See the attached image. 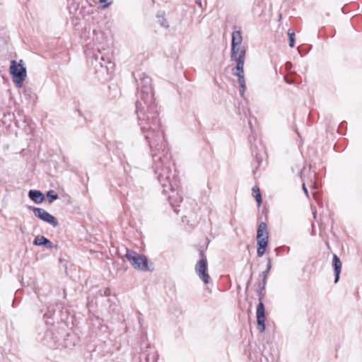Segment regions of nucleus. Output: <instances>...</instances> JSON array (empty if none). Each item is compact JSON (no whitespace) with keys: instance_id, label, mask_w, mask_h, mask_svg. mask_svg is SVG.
<instances>
[{"instance_id":"0eeeda50","label":"nucleus","mask_w":362,"mask_h":362,"mask_svg":"<svg viewBox=\"0 0 362 362\" xmlns=\"http://www.w3.org/2000/svg\"><path fill=\"white\" fill-rule=\"evenodd\" d=\"M268 238L269 236L267 224L264 222H262L258 226L257 233V254L258 257H262L264 255L268 245Z\"/></svg>"},{"instance_id":"b1692460","label":"nucleus","mask_w":362,"mask_h":362,"mask_svg":"<svg viewBox=\"0 0 362 362\" xmlns=\"http://www.w3.org/2000/svg\"><path fill=\"white\" fill-rule=\"evenodd\" d=\"M303 191H304L305 194L308 197V189H307V188L305 187V185L304 183L303 184Z\"/></svg>"},{"instance_id":"f8f14e48","label":"nucleus","mask_w":362,"mask_h":362,"mask_svg":"<svg viewBox=\"0 0 362 362\" xmlns=\"http://www.w3.org/2000/svg\"><path fill=\"white\" fill-rule=\"evenodd\" d=\"M332 267L334 271L335 279L334 283H337L339 279V274L341 271L342 264L336 254L333 255Z\"/></svg>"},{"instance_id":"20e7f679","label":"nucleus","mask_w":362,"mask_h":362,"mask_svg":"<svg viewBox=\"0 0 362 362\" xmlns=\"http://www.w3.org/2000/svg\"><path fill=\"white\" fill-rule=\"evenodd\" d=\"M10 74L13 77V83L18 88L22 87L23 83L27 76L26 68L24 66L22 59L19 62L16 60L11 62Z\"/></svg>"},{"instance_id":"5701e85b","label":"nucleus","mask_w":362,"mask_h":362,"mask_svg":"<svg viewBox=\"0 0 362 362\" xmlns=\"http://www.w3.org/2000/svg\"><path fill=\"white\" fill-rule=\"evenodd\" d=\"M272 268V261H271V259L270 258H268V262H267V269L269 270L270 272V269Z\"/></svg>"},{"instance_id":"aec40b11","label":"nucleus","mask_w":362,"mask_h":362,"mask_svg":"<svg viewBox=\"0 0 362 362\" xmlns=\"http://www.w3.org/2000/svg\"><path fill=\"white\" fill-rule=\"evenodd\" d=\"M288 38H289V46L291 47H293L294 43H295V40H294L295 33L293 31H292L291 30H288Z\"/></svg>"},{"instance_id":"c756f323","label":"nucleus","mask_w":362,"mask_h":362,"mask_svg":"<svg viewBox=\"0 0 362 362\" xmlns=\"http://www.w3.org/2000/svg\"><path fill=\"white\" fill-rule=\"evenodd\" d=\"M109 293H110V291H109L108 289H106V290L105 291V295H109Z\"/></svg>"},{"instance_id":"4468645a","label":"nucleus","mask_w":362,"mask_h":362,"mask_svg":"<svg viewBox=\"0 0 362 362\" xmlns=\"http://www.w3.org/2000/svg\"><path fill=\"white\" fill-rule=\"evenodd\" d=\"M158 359V354L157 351L154 349H150L148 353L146 354V362H157Z\"/></svg>"},{"instance_id":"423d86ee","label":"nucleus","mask_w":362,"mask_h":362,"mask_svg":"<svg viewBox=\"0 0 362 362\" xmlns=\"http://www.w3.org/2000/svg\"><path fill=\"white\" fill-rule=\"evenodd\" d=\"M124 257L135 269L140 271L148 270V261L145 255H140L133 250L127 249Z\"/></svg>"},{"instance_id":"6ab92c4d","label":"nucleus","mask_w":362,"mask_h":362,"mask_svg":"<svg viewBox=\"0 0 362 362\" xmlns=\"http://www.w3.org/2000/svg\"><path fill=\"white\" fill-rule=\"evenodd\" d=\"M305 169L304 165H296L292 167L293 172H296L302 177L303 172Z\"/></svg>"},{"instance_id":"f3484780","label":"nucleus","mask_w":362,"mask_h":362,"mask_svg":"<svg viewBox=\"0 0 362 362\" xmlns=\"http://www.w3.org/2000/svg\"><path fill=\"white\" fill-rule=\"evenodd\" d=\"M252 191H253V194H254V196L256 199V201L257 202V205L259 206L261 204V202H262L261 194H260L259 189L258 187H253Z\"/></svg>"},{"instance_id":"6e6552de","label":"nucleus","mask_w":362,"mask_h":362,"mask_svg":"<svg viewBox=\"0 0 362 362\" xmlns=\"http://www.w3.org/2000/svg\"><path fill=\"white\" fill-rule=\"evenodd\" d=\"M243 36L240 30L232 33L231 42V58L241 57L246 56V49L242 45Z\"/></svg>"},{"instance_id":"393cba45","label":"nucleus","mask_w":362,"mask_h":362,"mask_svg":"<svg viewBox=\"0 0 362 362\" xmlns=\"http://www.w3.org/2000/svg\"><path fill=\"white\" fill-rule=\"evenodd\" d=\"M111 4H112V1H109V2H108V3H107L106 4L103 5V6H102V8H105L108 7Z\"/></svg>"},{"instance_id":"c85d7f7f","label":"nucleus","mask_w":362,"mask_h":362,"mask_svg":"<svg viewBox=\"0 0 362 362\" xmlns=\"http://www.w3.org/2000/svg\"><path fill=\"white\" fill-rule=\"evenodd\" d=\"M285 80H286V83H289V84H291V83H293V81H291V80H287L286 78H285Z\"/></svg>"},{"instance_id":"f03ea898","label":"nucleus","mask_w":362,"mask_h":362,"mask_svg":"<svg viewBox=\"0 0 362 362\" xmlns=\"http://www.w3.org/2000/svg\"><path fill=\"white\" fill-rule=\"evenodd\" d=\"M152 158L153 173L163 187V193L168 195L170 205L175 208L182 202V197L179 189V183L176 179L175 171H173L175 163L165 138L161 135L157 141L148 144Z\"/></svg>"},{"instance_id":"39448f33","label":"nucleus","mask_w":362,"mask_h":362,"mask_svg":"<svg viewBox=\"0 0 362 362\" xmlns=\"http://www.w3.org/2000/svg\"><path fill=\"white\" fill-rule=\"evenodd\" d=\"M232 61L236 62V66L232 69V73L238 77V82L240 86V93L242 97L244 96L246 90V82L244 74V65L245 57L231 58Z\"/></svg>"},{"instance_id":"a211bd4d","label":"nucleus","mask_w":362,"mask_h":362,"mask_svg":"<svg viewBox=\"0 0 362 362\" xmlns=\"http://www.w3.org/2000/svg\"><path fill=\"white\" fill-rule=\"evenodd\" d=\"M47 238H45L43 235H38L37 236L33 241V244L35 245H44L45 241L46 240Z\"/></svg>"},{"instance_id":"9b49d317","label":"nucleus","mask_w":362,"mask_h":362,"mask_svg":"<svg viewBox=\"0 0 362 362\" xmlns=\"http://www.w3.org/2000/svg\"><path fill=\"white\" fill-rule=\"evenodd\" d=\"M259 303L257 306L256 315L257 322L259 327V332L262 333L265 330V308L263 303L262 302V298H259Z\"/></svg>"},{"instance_id":"cd10ccee","label":"nucleus","mask_w":362,"mask_h":362,"mask_svg":"<svg viewBox=\"0 0 362 362\" xmlns=\"http://www.w3.org/2000/svg\"><path fill=\"white\" fill-rule=\"evenodd\" d=\"M107 0H99V3L100 4H103V3H106Z\"/></svg>"},{"instance_id":"ddd939ff","label":"nucleus","mask_w":362,"mask_h":362,"mask_svg":"<svg viewBox=\"0 0 362 362\" xmlns=\"http://www.w3.org/2000/svg\"><path fill=\"white\" fill-rule=\"evenodd\" d=\"M29 198L36 204H40L44 201L43 194L38 190H30L28 192Z\"/></svg>"},{"instance_id":"a878e982","label":"nucleus","mask_w":362,"mask_h":362,"mask_svg":"<svg viewBox=\"0 0 362 362\" xmlns=\"http://www.w3.org/2000/svg\"><path fill=\"white\" fill-rule=\"evenodd\" d=\"M291 66V62H287L286 64V69H289Z\"/></svg>"},{"instance_id":"7ed1b4c3","label":"nucleus","mask_w":362,"mask_h":362,"mask_svg":"<svg viewBox=\"0 0 362 362\" xmlns=\"http://www.w3.org/2000/svg\"><path fill=\"white\" fill-rule=\"evenodd\" d=\"M86 53L95 73L98 74L102 78L107 79L106 76L110 74L114 68L113 63L100 49L93 52L87 50Z\"/></svg>"},{"instance_id":"4be33fe9","label":"nucleus","mask_w":362,"mask_h":362,"mask_svg":"<svg viewBox=\"0 0 362 362\" xmlns=\"http://www.w3.org/2000/svg\"><path fill=\"white\" fill-rule=\"evenodd\" d=\"M44 246L48 249H51L53 247V244L49 239L47 238L45 241Z\"/></svg>"},{"instance_id":"412c9836","label":"nucleus","mask_w":362,"mask_h":362,"mask_svg":"<svg viewBox=\"0 0 362 362\" xmlns=\"http://www.w3.org/2000/svg\"><path fill=\"white\" fill-rule=\"evenodd\" d=\"M157 17L162 27L165 28L169 27L167 20L163 16L158 15Z\"/></svg>"},{"instance_id":"f257e3e1","label":"nucleus","mask_w":362,"mask_h":362,"mask_svg":"<svg viewBox=\"0 0 362 362\" xmlns=\"http://www.w3.org/2000/svg\"><path fill=\"white\" fill-rule=\"evenodd\" d=\"M137 86L138 99L136 103V114L138 124L148 144L157 141L160 135L165 138L161 129L158 106L156 103L151 78L144 71L134 73Z\"/></svg>"},{"instance_id":"2eb2a0df","label":"nucleus","mask_w":362,"mask_h":362,"mask_svg":"<svg viewBox=\"0 0 362 362\" xmlns=\"http://www.w3.org/2000/svg\"><path fill=\"white\" fill-rule=\"evenodd\" d=\"M269 272V271L266 269L265 271L262 272L259 274V278L262 279V284H259V287L262 290L264 288L266 281H267V275H268Z\"/></svg>"},{"instance_id":"bb28decb","label":"nucleus","mask_w":362,"mask_h":362,"mask_svg":"<svg viewBox=\"0 0 362 362\" xmlns=\"http://www.w3.org/2000/svg\"><path fill=\"white\" fill-rule=\"evenodd\" d=\"M248 124L250 125V129H252V122H251L250 119L248 120Z\"/></svg>"},{"instance_id":"9d476101","label":"nucleus","mask_w":362,"mask_h":362,"mask_svg":"<svg viewBox=\"0 0 362 362\" xmlns=\"http://www.w3.org/2000/svg\"><path fill=\"white\" fill-rule=\"evenodd\" d=\"M200 254L202 256V258L195 265V272L199 279L203 281L205 284H209L210 279V276L206 272L207 260L206 258L204 256L202 252H201Z\"/></svg>"},{"instance_id":"1a4fd4ad","label":"nucleus","mask_w":362,"mask_h":362,"mask_svg":"<svg viewBox=\"0 0 362 362\" xmlns=\"http://www.w3.org/2000/svg\"><path fill=\"white\" fill-rule=\"evenodd\" d=\"M35 216L41 221L50 224L53 228L58 226V221L56 217L48 213L44 209L38 207H30Z\"/></svg>"},{"instance_id":"dca6fc26","label":"nucleus","mask_w":362,"mask_h":362,"mask_svg":"<svg viewBox=\"0 0 362 362\" xmlns=\"http://www.w3.org/2000/svg\"><path fill=\"white\" fill-rule=\"evenodd\" d=\"M47 197L49 203H52L54 200L58 199V194H56L53 190H50L47 193Z\"/></svg>"}]
</instances>
